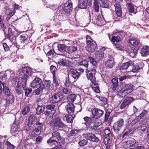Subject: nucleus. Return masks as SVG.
<instances>
[{
  "mask_svg": "<svg viewBox=\"0 0 149 149\" xmlns=\"http://www.w3.org/2000/svg\"><path fill=\"white\" fill-rule=\"evenodd\" d=\"M72 9V3L71 1H67L64 5H61L56 11L54 17L61 20L62 16L66 13L71 12Z\"/></svg>",
  "mask_w": 149,
  "mask_h": 149,
  "instance_id": "nucleus-1",
  "label": "nucleus"
},
{
  "mask_svg": "<svg viewBox=\"0 0 149 149\" xmlns=\"http://www.w3.org/2000/svg\"><path fill=\"white\" fill-rule=\"evenodd\" d=\"M64 97L63 94L61 92H58L53 95L49 98L50 103L54 104L59 102Z\"/></svg>",
  "mask_w": 149,
  "mask_h": 149,
  "instance_id": "nucleus-2",
  "label": "nucleus"
},
{
  "mask_svg": "<svg viewBox=\"0 0 149 149\" xmlns=\"http://www.w3.org/2000/svg\"><path fill=\"white\" fill-rule=\"evenodd\" d=\"M83 119L85 121L84 124L86 126V128H88L90 125L93 123H95L94 125L95 127H98L100 125V123H98L97 125L95 124L97 121L93 116H92V117H85L83 118Z\"/></svg>",
  "mask_w": 149,
  "mask_h": 149,
  "instance_id": "nucleus-3",
  "label": "nucleus"
},
{
  "mask_svg": "<svg viewBox=\"0 0 149 149\" xmlns=\"http://www.w3.org/2000/svg\"><path fill=\"white\" fill-rule=\"evenodd\" d=\"M134 99L132 97H127L123 100L120 107L121 109H126L127 108L129 105L132 102L134 101Z\"/></svg>",
  "mask_w": 149,
  "mask_h": 149,
  "instance_id": "nucleus-4",
  "label": "nucleus"
},
{
  "mask_svg": "<svg viewBox=\"0 0 149 149\" xmlns=\"http://www.w3.org/2000/svg\"><path fill=\"white\" fill-rule=\"evenodd\" d=\"M52 126L56 128H63L65 127V125L62 122L61 118L58 117H56L52 121Z\"/></svg>",
  "mask_w": 149,
  "mask_h": 149,
  "instance_id": "nucleus-5",
  "label": "nucleus"
},
{
  "mask_svg": "<svg viewBox=\"0 0 149 149\" xmlns=\"http://www.w3.org/2000/svg\"><path fill=\"white\" fill-rule=\"evenodd\" d=\"M68 75L75 82L78 78L80 75L79 73L72 68L68 69Z\"/></svg>",
  "mask_w": 149,
  "mask_h": 149,
  "instance_id": "nucleus-6",
  "label": "nucleus"
},
{
  "mask_svg": "<svg viewBox=\"0 0 149 149\" xmlns=\"http://www.w3.org/2000/svg\"><path fill=\"white\" fill-rule=\"evenodd\" d=\"M103 114V111L99 109L95 108L93 110L92 115L97 121L98 120L97 118L101 117Z\"/></svg>",
  "mask_w": 149,
  "mask_h": 149,
  "instance_id": "nucleus-7",
  "label": "nucleus"
},
{
  "mask_svg": "<svg viewBox=\"0 0 149 149\" xmlns=\"http://www.w3.org/2000/svg\"><path fill=\"white\" fill-rule=\"evenodd\" d=\"M19 77L22 78V88L24 89L26 86V81L28 79V76L26 75L24 72L22 70L19 72Z\"/></svg>",
  "mask_w": 149,
  "mask_h": 149,
  "instance_id": "nucleus-8",
  "label": "nucleus"
},
{
  "mask_svg": "<svg viewBox=\"0 0 149 149\" xmlns=\"http://www.w3.org/2000/svg\"><path fill=\"white\" fill-rule=\"evenodd\" d=\"M96 73V71L94 69H92L88 71V72L86 74V76L88 79L90 80L92 83H95V75Z\"/></svg>",
  "mask_w": 149,
  "mask_h": 149,
  "instance_id": "nucleus-9",
  "label": "nucleus"
},
{
  "mask_svg": "<svg viewBox=\"0 0 149 149\" xmlns=\"http://www.w3.org/2000/svg\"><path fill=\"white\" fill-rule=\"evenodd\" d=\"M124 121L123 119H120L114 123L113 128L115 131L118 132L120 130L123 125Z\"/></svg>",
  "mask_w": 149,
  "mask_h": 149,
  "instance_id": "nucleus-10",
  "label": "nucleus"
},
{
  "mask_svg": "<svg viewBox=\"0 0 149 149\" xmlns=\"http://www.w3.org/2000/svg\"><path fill=\"white\" fill-rule=\"evenodd\" d=\"M125 147L128 149L133 148L136 144L135 141L133 138L128 139L125 142Z\"/></svg>",
  "mask_w": 149,
  "mask_h": 149,
  "instance_id": "nucleus-11",
  "label": "nucleus"
},
{
  "mask_svg": "<svg viewBox=\"0 0 149 149\" xmlns=\"http://www.w3.org/2000/svg\"><path fill=\"white\" fill-rule=\"evenodd\" d=\"M106 48L103 47L99 51L96 52L95 57L98 60L100 61L104 57V51L105 50Z\"/></svg>",
  "mask_w": 149,
  "mask_h": 149,
  "instance_id": "nucleus-12",
  "label": "nucleus"
},
{
  "mask_svg": "<svg viewBox=\"0 0 149 149\" xmlns=\"http://www.w3.org/2000/svg\"><path fill=\"white\" fill-rule=\"evenodd\" d=\"M109 59L107 60L105 63V66L108 69L112 68L115 64L113 58L112 57H109Z\"/></svg>",
  "mask_w": 149,
  "mask_h": 149,
  "instance_id": "nucleus-13",
  "label": "nucleus"
},
{
  "mask_svg": "<svg viewBox=\"0 0 149 149\" xmlns=\"http://www.w3.org/2000/svg\"><path fill=\"white\" fill-rule=\"evenodd\" d=\"M75 106L72 103L69 102L66 104L65 109L66 112L69 113H73L74 111Z\"/></svg>",
  "mask_w": 149,
  "mask_h": 149,
  "instance_id": "nucleus-14",
  "label": "nucleus"
},
{
  "mask_svg": "<svg viewBox=\"0 0 149 149\" xmlns=\"http://www.w3.org/2000/svg\"><path fill=\"white\" fill-rule=\"evenodd\" d=\"M85 137L87 139L93 142H98L99 139L94 134L88 133L85 134Z\"/></svg>",
  "mask_w": 149,
  "mask_h": 149,
  "instance_id": "nucleus-15",
  "label": "nucleus"
},
{
  "mask_svg": "<svg viewBox=\"0 0 149 149\" xmlns=\"http://www.w3.org/2000/svg\"><path fill=\"white\" fill-rule=\"evenodd\" d=\"M42 82V79L38 78H36L32 82L31 85L32 87L37 88Z\"/></svg>",
  "mask_w": 149,
  "mask_h": 149,
  "instance_id": "nucleus-16",
  "label": "nucleus"
},
{
  "mask_svg": "<svg viewBox=\"0 0 149 149\" xmlns=\"http://www.w3.org/2000/svg\"><path fill=\"white\" fill-rule=\"evenodd\" d=\"M37 121V119L34 115L32 114L29 118L27 125L30 127L32 125L35 124Z\"/></svg>",
  "mask_w": 149,
  "mask_h": 149,
  "instance_id": "nucleus-17",
  "label": "nucleus"
},
{
  "mask_svg": "<svg viewBox=\"0 0 149 149\" xmlns=\"http://www.w3.org/2000/svg\"><path fill=\"white\" fill-rule=\"evenodd\" d=\"M140 53L143 56H145L149 54V47L146 46L141 49Z\"/></svg>",
  "mask_w": 149,
  "mask_h": 149,
  "instance_id": "nucleus-18",
  "label": "nucleus"
},
{
  "mask_svg": "<svg viewBox=\"0 0 149 149\" xmlns=\"http://www.w3.org/2000/svg\"><path fill=\"white\" fill-rule=\"evenodd\" d=\"M116 14L118 17H120L122 15V11L120 6L116 4L114 5Z\"/></svg>",
  "mask_w": 149,
  "mask_h": 149,
  "instance_id": "nucleus-19",
  "label": "nucleus"
},
{
  "mask_svg": "<svg viewBox=\"0 0 149 149\" xmlns=\"http://www.w3.org/2000/svg\"><path fill=\"white\" fill-rule=\"evenodd\" d=\"M132 65L129 62H127L123 63L120 68V70L121 71L123 70H126L129 68V70L130 68V67H132Z\"/></svg>",
  "mask_w": 149,
  "mask_h": 149,
  "instance_id": "nucleus-20",
  "label": "nucleus"
},
{
  "mask_svg": "<svg viewBox=\"0 0 149 149\" xmlns=\"http://www.w3.org/2000/svg\"><path fill=\"white\" fill-rule=\"evenodd\" d=\"M123 88L128 93L131 92L134 89V86L132 84H124Z\"/></svg>",
  "mask_w": 149,
  "mask_h": 149,
  "instance_id": "nucleus-21",
  "label": "nucleus"
},
{
  "mask_svg": "<svg viewBox=\"0 0 149 149\" xmlns=\"http://www.w3.org/2000/svg\"><path fill=\"white\" fill-rule=\"evenodd\" d=\"M87 2V0H79V8L81 9L86 8Z\"/></svg>",
  "mask_w": 149,
  "mask_h": 149,
  "instance_id": "nucleus-22",
  "label": "nucleus"
},
{
  "mask_svg": "<svg viewBox=\"0 0 149 149\" xmlns=\"http://www.w3.org/2000/svg\"><path fill=\"white\" fill-rule=\"evenodd\" d=\"M111 82L112 83L113 90V91L117 90L118 85V79L116 78H113L111 80Z\"/></svg>",
  "mask_w": 149,
  "mask_h": 149,
  "instance_id": "nucleus-23",
  "label": "nucleus"
},
{
  "mask_svg": "<svg viewBox=\"0 0 149 149\" xmlns=\"http://www.w3.org/2000/svg\"><path fill=\"white\" fill-rule=\"evenodd\" d=\"M129 42L132 45H138V47L139 48L141 45V44L140 43V41L137 39L136 38H133L129 40Z\"/></svg>",
  "mask_w": 149,
  "mask_h": 149,
  "instance_id": "nucleus-24",
  "label": "nucleus"
},
{
  "mask_svg": "<svg viewBox=\"0 0 149 149\" xmlns=\"http://www.w3.org/2000/svg\"><path fill=\"white\" fill-rule=\"evenodd\" d=\"M1 84L3 86V92L5 95L6 96L11 95L10 89L7 87L5 86V84L2 82H1Z\"/></svg>",
  "mask_w": 149,
  "mask_h": 149,
  "instance_id": "nucleus-25",
  "label": "nucleus"
},
{
  "mask_svg": "<svg viewBox=\"0 0 149 149\" xmlns=\"http://www.w3.org/2000/svg\"><path fill=\"white\" fill-rule=\"evenodd\" d=\"M19 130V126L16 124H13L11 127V132L12 133H17Z\"/></svg>",
  "mask_w": 149,
  "mask_h": 149,
  "instance_id": "nucleus-26",
  "label": "nucleus"
},
{
  "mask_svg": "<svg viewBox=\"0 0 149 149\" xmlns=\"http://www.w3.org/2000/svg\"><path fill=\"white\" fill-rule=\"evenodd\" d=\"M96 44L95 42H93L92 45L88 46L87 48V50L90 53L94 52L96 48Z\"/></svg>",
  "mask_w": 149,
  "mask_h": 149,
  "instance_id": "nucleus-27",
  "label": "nucleus"
},
{
  "mask_svg": "<svg viewBox=\"0 0 149 149\" xmlns=\"http://www.w3.org/2000/svg\"><path fill=\"white\" fill-rule=\"evenodd\" d=\"M71 63L70 61L68 60H65L63 58L61 59L58 63L60 65L63 66H68Z\"/></svg>",
  "mask_w": 149,
  "mask_h": 149,
  "instance_id": "nucleus-28",
  "label": "nucleus"
},
{
  "mask_svg": "<svg viewBox=\"0 0 149 149\" xmlns=\"http://www.w3.org/2000/svg\"><path fill=\"white\" fill-rule=\"evenodd\" d=\"M52 136L51 137L53 139H56L58 141L61 140V137L60 133L57 131H54L52 133Z\"/></svg>",
  "mask_w": 149,
  "mask_h": 149,
  "instance_id": "nucleus-29",
  "label": "nucleus"
},
{
  "mask_svg": "<svg viewBox=\"0 0 149 149\" xmlns=\"http://www.w3.org/2000/svg\"><path fill=\"white\" fill-rule=\"evenodd\" d=\"M132 67H130V70L129 71V72H137L141 68L139 67L138 65H132Z\"/></svg>",
  "mask_w": 149,
  "mask_h": 149,
  "instance_id": "nucleus-30",
  "label": "nucleus"
},
{
  "mask_svg": "<svg viewBox=\"0 0 149 149\" xmlns=\"http://www.w3.org/2000/svg\"><path fill=\"white\" fill-rule=\"evenodd\" d=\"M36 113L37 115H40L44 111L45 108L44 107L38 105L37 107L36 108Z\"/></svg>",
  "mask_w": 149,
  "mask_h": 149,
  "instance_id": "nucleus-31",
  "label": "nucleus"
},
{
  "mask_svg": "<svg viewBox=\"0 0 149 149\" xmlns=\"http://www.w3.org/2000/svg\"><path fill=\"white\" fill-rule=\"evenodd\" d=\"M22 70L24 72L26 75L28 76V77L31 75L32 72V69L29 67L23 68Z\"/></svg>",
  "mask_w": 149,
  "mask_h": 149,
  "instance_id": "nucleus-32",
  "label": "nucleus"
},
{
  "mask_svg": "<svg viewBox=\"0 0 149 149\" xmlns=\"http://www.w3.org/2000/svg\"><path fill=\"white\" fill-rule=\"evenodd\" d=\"M128 93H129L126 90H125L123 88L118 92L117 95L120 97H124L127 95Z\"/></svg>",
  "mask_w": 149,
  "mask_h": 149,
  "instance_id": "nucleus-33",
  "label": "nucleus"
},
{
  "mask_svg": "<svg viewBox=\"0 0 149 149\" xmlns=\"http://www.w3.org/2000/svg\"><path fill=\"white\" fill-rule=\"evenodd\" d=\"M99 0H94L93 8L96 12H98L100 10V7L98 3Z\"/></svg>",
  "mask_w": 149,
  "mask_h": 149,
  "instance_id": "nucleus-34",
  "label": "nucleus"
},
{
  "mask_svg": "<svg viewBox=\"0 0 149 149\" xmlns=\"http://www.w3.org/2000/svg\"><path fill=\"white\" fill-rule=\"evenodd\" d=\"M78 64L80 65L84 66L86 68L88 67V62L85 59H82L80 60L78 63Z\"/></svg>",
  "mask_w": 149,
  "mask_h": 149,
  "instance_id": "nucleus-35",
  "label": "nucleus"
},
{
  "mask_svg": "<svg viewBox=\"0 0 149 149\" xmlns=\"http://www.w3.org/2000/svg\"><path fill=\"white\" fill-rule=\"evenodd\" d=\"M92 88L93 90L94 91L97 93H99L100 92V90L99 88L98 85L97 84V83L95 82V83H92Z\"/></svg>",
  "mask_w": 149,
  "mask_h": 149,
  "instance_id": "nucleus-36",
  "label": "nucleus"
},
{
  "mask_svg": "<svg viewBox=\"0 0 149 149\" xmlns=\"http://www.w3.org/2000/svg\"><path fill=\"white\" fill-rule=\"evenodd\" d=\"M47 142V143L50 145H56L58 143L60 142L59 141H58L57 140H56L55 139H53V138L51 137L49 139H48Z\"/></svg>",
  "mask_w": 149,
  "mask_h": 149,
  "instance_id": "nucleus-37",
  "label": "nucleus"
},
{
  "mask_svg": "<svg viewBox=\"0 0 149 149\" xmlns=\"http://www.w3.org/2000/svg\"><path fill=\"white\" fill-rule=\"evenodd\" d=\"M112 112V110L110 109H108L107 110L105 113L104 121L107 122L109 120V117L111 113Z\"/></svg>",
  "mask_w": 149,
  "mask_h": 149,
  "instance_id": "nucleus-38",
  "label": "nucleus"
},
{
  "mask_svg": "<svg viewBox=\"0 0 149 149\" xmlns=\"http://www.w3.org/2000/svg\"><path fill=\"white\" fill-rule=\"evenodd\" d=\"M14 98L12 95L7 96L6 100L7 104L9 105L12 104L14 102Z\"/></svg>",
  "mask_w": 149,
  "mask_h": 149,
  "instance_id": "nucleus-39",
  "label": "nucleus"
},
{
  "mask_svg": "<svg viewBox=\"0 0 149 149\" xmlns=\"http://www.w3.org/2000/svg\"><path fill=\"white\" fill-rule=\"evenodd\" d=\"M63 119L64 121H66L69 123H70L72 121L73 118L71 115L65 116L63 117Z\"/></svg>",
  "mask_w": 149,
  "mask_h": 149,
  "instance_id": "nucleus-40",
  "label": "nucleus"
},
{
  "mask_svg": "<svg viewBox=\"0 0 149 149\" xmlns=\"http://www.w3.org/2000/svg\"><path fill=\"white\" fill-rule=\"evenodd\" d=\"M76 98V95L74 94H71L69 95L67 97V100L71 103L73 102Z\"/></svg>",
  "mask_w": 149,
  "mask_h": 149,
  "instance_id": "nucleus-41",
  "label": "nucleus"
},
{
  "mask_svg": "<svg viewBox=\"0 0 149 149\" xmlns=\"http://www.w3.org/2000/svg\"><path fill=\"white\" fill-rule=\"evenodd\" d=\"M19 80L18 78L15 77L11 80L12 85L15 87L19 86Z\"/></svg>",
  "mask_w": 149,
  "mask_h": 149,
  "instance_id": "nucleus-42",
  "label": "nucleus"
},
{
  "mask_svg": "<svg viewBox=\"0 0 149 149\" xmlns=\"http://www.w3.org/2000/svg\"><path fill=\"white\" fill-rule=\"evenodd\" d=\"M58 50L62 53L66 52V47L65 45L63 44H59L57 46Z\"/></svg>",
  "mask_w": 149,
  "mask_h": 149,
  "instance_id": "nucleus-43",
  "label": "nucleus"
},
{
  "mask_svg": "<svg viewBox=\"0 0 149 149\" xmlns=\"http://www.w3.org/2000/svg\"><path fill=\"white\" fill-rule=\"evenodd\" d=\"M128 5V9L129 12L130 13H133L135 14L134 12V6L131 3H127Z\"/></svg>",
  "mask_w": 149,
  "mask_h": 149,
  "instance_id": "nucleus-44",
  "label": "nucleus"
},
{
  "mask_svg": "<svg viewBox=\"0 0 149 149\" xmlns=\"http://www.w3.org/2000/svg\"><path fill=\"white\" fill-rule=\"evenodd\" d=\"M15 12L16 11L14 10L8 8L6 10V13L8 15L12 16L14 14Z\"/></svg>",
  "mask_w": 149,
  "mask_h": 149,
  "instance_id": "nucleus-45",
  "label": "nucleus"
},
{
  "mask_svg": "<svg viewBox=\"0 0 149 149\" xmlns=\"http://www.w3.org/2000/svg\"><path fill=\"white\" fill-rule=\"evenodd\" d=\"M52 85V83L50 80L45 81V85H44V89L48 90L50 88Z\"/></svg>",
  "mask_w": 149,
  "mask_h": 149,
  "instance_id": "nucleus-46",
  "label": "nucleus"
},
{
  "mask_svg": "<svg viewBox=\"0 0 149 149\" xmlns=\"http://www.w3.org/2000/svg\"><path fill=\"white\" fill-rule=\"evenodd\" d=\"M102 2L101 4V6L104 8H108L109 6V2L107 0H102L101 1Z\"/></svg>",
  "mask_w": 149,
  "mask_h": 149,
  "instance_id": "nucleus-47",
  "label": "nucleus"
},
{
  "mask_svg": "<svg viewBox=\"0 0 149 149\" xmlns=\"http://www.w3.org/2000/svg\"><path fill=\"white\" fill-rule=\"evenodd\" d=\"M74 82V80H72V79L68 75L67 77H66V79L65 80V85L67 86L68 84H69L71 83H73Z\"/></svg>",
  "mask_w": 149,
  "mask_h": 149,
  "instance_id": "nucleus-48",
  "label": "nucleus"
},
{
  "mask_svg": "<svg viewBox=\"0 0 149 149\" xmlns=\"http://www.w3.org/2000/svg\"><path fill=\"white\" fill-rule=\"evenodd\" d=\"M77 47L74 46L70 47L68 48V53L70 54H71L73 52L76 51L77 50Z\"/></svg>",
  "mask_w": 149,
  "mask_h": 149,
  "instance_id": "nucleus-49",
  "label": "nucleus"
},
{
  "mask_svg": "<svg viewBox=\"0 0 149 149\" xmlns=\"http://www.w3.org/2000/svg\"><path fill=\"white\" fill-rule=\"evenodd\" d=\"M30 111V108L28 106L25 107L22 111V114L24 115H25L27 114Z\"/></svg>",
  "mask_w": 149,
  "mask_h": 149,
  "instance_id": "nucleus-50",
  "label": "nucleus"
},
{
  "mask_svg": "<svg viewBox=\"0 0 149 149\" xmlns=\"http://www.w3.org/2000/svg\"><path fill=\"white\" fill-rule=\"evenodd\" d=\"M44 85L42 84L35 91V93L36 94H39L41 92H42L44 89Z\"/></svg>",
  "mask_w": 149,
  "mask_h": 149,
  "instance_id": "nucleus-51",
  "label": "nucleus"
},
{
  "mask_svg": "<svg viewBox=\"0 0 149 149\" xmlns=\"http://www.w3.org/2000/svg\"><path fill=\"white\" fill-rule=\"evenodd\" d=\"M138 48H137L136 49H132V51L129 54L130 56L132 57H134L137 53Z\"/></svg>",
  "mask_w": 149,
  "mask_h": 149,
  "instance_id": "nucleus-52",
  "label": "nucleus"
},
{
  "mask_svg": "<svg viewBox=\"0 0 149 149\" xmlns=\"http://www.w3.org/2000/svg\"><path fill=\"white\" fill-rule=\"evenodd\" d=\"M88 58L90 60L91 63L93 65L95 66L97 64V62L93 57L89 56H88Z\"/></svg>",
  "mask_w": 149,
  "mask_h": 149,
  "instance_id": "nucleus-53",
  "label": "nucleus"
},
{
  "mask_svg": "<svg viewBox=\"0 0 149 149\" xmlns=\"http://www.w3.org/2000/svg\"><path fill=\"white\" fill-rule=\"evenodd\" d=\"M53 83H54L56 86H57L59 85L60 83V81L59 79L56 77V76H53Z\"/></svg>",
  "mask_w": 149,
  "mask_h": 149,
  "instance_id": "nucleus-54",
  "label": "nucleus"
},
{
  "mask_svg": "<svg viewBox=\"0 0 149 149\" xmlns=\"http://www.w3.org/2000/svg\"><path fill=\"white\" fill-rule=\"evenodd\" d=\"M6 144L7 146V149H14L15 148V146L8 141L6 142Z\"/></svg>",
  "mask_w": 149,
  "mask_h": 149,
  "instance_id": "nucleus-55",
  "label": "nucleus"
},
{
  "mask_svg": "<svg viewBox=\"0 0 149 149\" xmlns=\"http://www.w3.org/2000/svg\"><path fill=\"white\" fill-rule=\"evenodd\" d=\"M121 40V38L119 36H113L111 38L112 41L113 42H118Z\"/></svg>",
  "mask_w": 149,
  "mask_h": 149,
  "instance_id": "nucleus-56",
  "label": "nucleus"
},
{
  "mask_svg": "<svg viewBox=\"0 0 149 149\" xmlns=\"http://www.w3.org/2000/svg\"><path fill=\"white\" fill-rule=\"evenodd\" d=\"M141 118H140V117H139V116H138L136 117L135 119L133 120L131 122V125H134L136 123L138 122H139L140 120H141Z\"/></svg>",
  "mask_w": 149,
  "mask_h": 149,
  "instance_id": "nucleus-57",
  "label": "nucleus"
},
{
  "mask_svg": "<svg viewBox=\"0 0 149 149\" xmlns=\"http://www.w3.org/2000/svg\"><path fill=\"white\" fill-rule=\"evenodd\" d=\"M88 143V141L87 140L83 139L78 142L79 145L81 146H84L86 145Z\"/></svg>",
  "mask_w": 149,
  "mask_h": 149,
  "instance_id": "nucleus-58",
  "label": "nucleus"
},
{
  "mask_svg": "<svg viewBox=\"0 0 149 149\" xmlns=\"http://www.w3.org/2000/svg\"><path fill=\"white\" fill-rule=\"evenodd\" d=\"M63 92L65 94L68 95L72 93L71 90L69 88H64L63 89Z\"/></svg>",
  "mask_w": 149,
  "mask_h": 149,
  "instance_id": "nucleus-59",
  "label": "nucleus"
},
{
  "mask_svg": "<svg viewBox=\"0 0 149 149\" xmlns=\"http://www.w3.org/2000/svg\"><path fill=\"white\" fill-rule=\"evenodd\" d=\"M104 143L106 145H107L108 144H110L111 143V140L109 138L106 137L104 140Z\"/></svg>",
  "mask_w": 149,
  "mask_h": 149,
  "instance_id": "nucleus-60",
  "label": "nucleus"
},
{
  "mask_svg": "<svg viewBox=\"0 0 149 149\" xmlns=\"http://www.w3.org/2000/svg\"><path fill=\"white\" fill-rule=\"evenodd\" d=\"M50 70L53 74V76H55L56 72V67L54 66H51L50 67Z\"/></svg>",
  "mask_w": 149,
  "mask_h": 149,
  "instance_id": "nucleus-61",
  "label": "nucleus"
},
{
  "mask_svg": "<svg viewBox=\"0 0 149 149\" xmlns=\"http://www.w3.org/2000/svg\"><path fill=\"white\" fill-rule=\"evenodd\" d=\"M56 105L54 104H47L46 106V108L49 110L54 109Z\"/></svg>",
  "mask_w": 149,
  "mask_h": 149,
  "instance_id": "nucleus-62",
  "label": "nucleus"
},
{
  "mask_svg": "<svg viewBox=\"0 0 149 149\" xmlns=\"http://www.w3.org/2000/svg\"><path fill=\"white\" fill-rule=\"evenodd\" d=\"M19 86L15 87V92L18 95H20L23 93L22 91L19 88Z\"/></svg>",
  "mask_w": 149,
  "mask_h": 149,
  "instance_id": "nucleus-63",
  "label": "nucleus"
},
{
  "mask_svg": "<svg viewBox=\"0 0 149 149\" xmlns=\"http://www.w3.org/2000/svg\"><path fill=\"white\" fill-rule=\"evenodd\" d=\"M28 35L26 34H23L20 36V40L23 41H24L27 39Z\"/></svg>",
  "mask_w": 149,
  "mask_h": 149,
  "instance_id": "nucleus-64",
  "label": "nucleus"
}]
</instances>
